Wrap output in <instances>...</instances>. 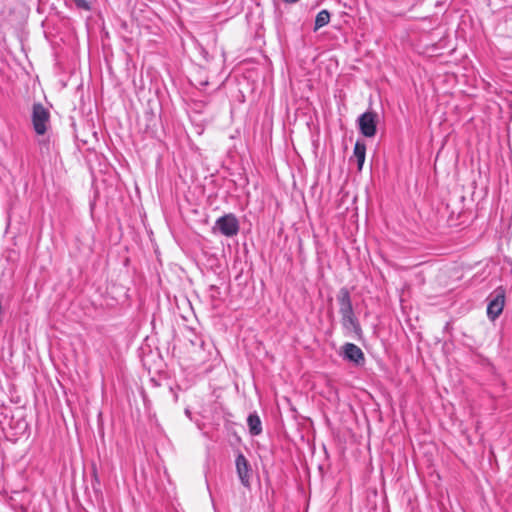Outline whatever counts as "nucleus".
<instances>
[{"label": "nucleus", "mask_w": 512, "mask_h": 512, "mask_svg": "<svg viewBox=\"0 0 512 512\" xmlns=\"http://www.w3.org/2000/svg\"><path fill=\"white\" fill-rule=\"evenodd\" d=\"M343 351L345 358L356 365H360L364 362V354L357 345L346 343L343 347Z\"/></svg>", "instance_id": "7"}, {"label": "nucleus", "mask_w": 512, "mask_h": 512, "mask_svg": "<svg viewBox=\"0 0 512 512\" xmlns=\"http://www.w3.org/2000/svg\"><path fill=\"white\" fill-rule=\"evenodd\" d=\"M330 21V13L327 10H321L315 18L314 31L326 26Z\"/></svg>", "instance_id": "10"}, {"label": "nucleus", "mask_w": 512, "mask_h": 512, "mask_svg": "<svg viewBox=\"0 0 512 512\" xmlns=\"http://www.w3.org/2000/svg\"><path fill=\"white\" fill-rule=\"evenodd\" d=\"M50 112L41 103H35L32 107V124L38 135H44L49 127Z\"/></svg>", "instance_id": "2"}, {"label": "nucleus", "mask_w": 512, "mask_h": 512, "mask_svg": "<svg viewBox=\"0 0 512 512\" xmlns=\"http://www.w3.org/2000/svg\"><path fill=\"white\" fill-rule=\"evenodd\" d=\"M67 5H74L78 9L88 11L91 9L90 3L87 0H65Z\"/></svg>", "instance_id": "11"}, {"label": "nucleus", "mask_w": 512, "mask_h": 512, "mask_svg": "<svg viewBox=\"0 0 512 512\" xmlns=\"http://www.w3.org/2000/svg\"><path fill=\"white\" fill-rule=\"evenodd\" d=\"M337 300L339 302V312L342 316L343 324L345 326L350 325L355 327L356 319L354 317L350 293L347 288L340 289Z\"/></svg>", "instance_id": "1"}, {"label": "nucleus", "mask_w": 512, "mask_h": 512, "mask_svg": "<svg viewBox=\"0 0 512 512\" xmlns=\"http://www.w3.org/2000/svg\"><path fill=\"white\" fill-rule=\"evenodd\" d=\"M376 120L377 114L371 111H367L361 114L358 118V125L360 132L365 137H373L376 134Z\"/></svg>", "instance_id": "5"}, {"label": "nucleus", "mask_w": 512, "mask_h": 512, "mask_svg": "<svg viewBox=\"0 0 512 512\" xmlns=\"http://www.w3.org/2000/svg\"><path fill=\"white\" fill-rule=\"evenodd\" d=\"M505 303V291L498 288L490 296L487 305V316L490 320L494 321L502 313Z\"/></svg>", "instance_id": "3"}, {"label": "nucleus", "mask_w": 512, "mask_h": 512, "mask_svg": "<svg viewBox=\"0 0 512 512\" xmlns=\"http://www.w3.org/2000/svg\"><path fill=\"white\" fill-rule=\"evenodd\" d=\"M353 156L356 158L358 170L361 171L365 162L366 145L363 141H357L354 146Z\"/></svg>", "instance_id": "8"}, {"label": "nucleus", "mask_w": 512, "mask_h": 512, "mask_svg": "<svg viewBox=\"0 0 512 512\" xmlns=\"http://www.w3.org/2000/svg\"><path fill=\"white\" fill-rule=\"evenodd\" d=\"M236 469L238 477L243 486H250V467L244 455L239 454L236 458Z\"/></svg>", "instance_id": "6"}, {"label": "nucleus", "mask_w": 512, "mask_h": 512, "mask_svg": "<svg viewBox=\"0 0 512 512\" xmlns=\"http://www.w3.org/2000/svg\"><path fill=\"white\" fill-rule=\"evenodd\" d=\"M215 227L226 237H233L239 232V222L234 214H226L218 218Z\"/></svg>", "instance_id": "4"}, {"label": "nucleus", "mask_w": 512, "mask_h": 512, "mask_svg": "<svg viewBox=\"0 0 512 512\" xmlns=\"http://www.w3.org/2000/svg\"><path fill=\"white\" fill-rule=\"evenodd\" d=\"M283 1L286 2V3H296L299 0H283Z\"/></svg>", "instance_id": "13"}, {"label": "nucleus", "mask_w": 512, "mask_h": 512, "mask_svg": "<svg viewBox=\"0 0 512 512\" xmlns=\"http://www.w3.org/2000/svg\"><path fill=\"white\" fill-rule=\"evenodd\" d=\"M247 424L251 435H259L262 432V424L256 413L250 414L247 418Z\"/></svg>", "instance_id": "9"}, {"label": "nucleus", "mask_w": 512, "mask_h": 512, "mask_svg": "<svg viewBox=\"0 0 512 512\" xmlns=\"http://www.w3.org/2000/svg\"><path fill=\"white\" fill-rule=\"evenodd\" d=\"M185 415H186L188 418H190V419H191V411H190V409H188V408H186V409H185Z\"/></svg>", "instance_id": "12"}]
</instances>
